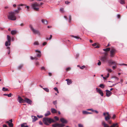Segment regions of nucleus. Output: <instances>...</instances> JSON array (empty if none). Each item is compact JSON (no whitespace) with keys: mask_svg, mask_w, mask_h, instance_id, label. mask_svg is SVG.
Returning a JSON list of instances; mask_svg holds the SVG:
<instances>
[{"mask_svg":"<svg viewBox=\"0 0 127 127\" xmlns=\"http://www.w3.org/2000/svg\"><path fill=\"white\" fill-rule=\"evenodd\" d=\"M120 2L121 4H124L125 3L124 0H120Z\"/></svg>","mask_w":127,"mask_h":127,"instance_id":"obj_31","label":"nucleus"},{"mask_svg":"<svg viewBox=\"0 0 127 127\" xmlns=\"http://www.w3.org/2000/svg\"><path fill=\"white\" fill-rule=\"evenodd\" d=\"M41 21L42 23L45 25H47L48 24L47 21L46 19H42L41 20Z\"/></svg>","mask_w":127,"mask_h":127,"instance_id":"obj_17","label":"nucleus"},{"mask_svg":"<svg viewBox=\"0 0 127 127\" xmlns=\"http://www.w3.org/2000/svg\"><path fill=\"white\" fill-rule=\"evenodd\" d=\"M50 114L51 113L50 111H48L45 114V116H47L50 115Z\"/></svg>","mask_w":127,"mask_h":127,"instance_id":"obj_27","label":"nucleus"},{"mask_svg":"<svg viewBox=\"0 0 127 127\" xmlns=\"http://www.w3.org/2000/svg\"><path fill=\"white\" fill-rule=\"evenodd\" d=\"M59 127H62L64 126V125L63 124H59Z\"/></svg>","mask_w":127,"mask_h":127,"instance_id":"obj_41","label":"nucleus"},{"mask_svg":"<svg viewBox=\"0 0 127 127\" xmlns=\"http://www.w3.org/2000/svg\"><path fill=\"white\" fill-rule=\"evenodd\" d=\"M6 123H8L10 127H12L13 126V124L12 123H10L9 121H7Z\"/></svg>","mask_w":127,"mask_h":127,"instance_id":"obj_21","label":"nucleus"},{"mask_svg":"<svg viewBox=\"0 0 127 127\" xmlns=\"http://www.w3.org/2000/svg\"><path fill=\"white\" fill-rule=\"evenodd\" d=\"M43 123L46 125H49V124H51L52 123L55 122V121L53 119L50 118H44L43 119Z\"/></svg>","mask_w":127,"mask_h":127,"instance_id":"obj_1","label":"nucleus"},{"mask_svg":"<svg viewBox=\"0 0 127 127\" xmlns=\"http://www.w3.org/2000/svg\"><path fill=\"white\" fill-rule=\"evenodd\" d=\"M70 69H71V68L70 67H68L66 69V71H69V70H70Z\"/></svg>","mask_w":127,"mask_h":127,"instance_id":"obj_50","label":"nucleus"},{"mask_svg":"<svg viewBox=\"0 0 127 127\" xmlns=\"http://www.w3.org/2000/svg\"><path fill=\"white\" fill-rule=\"evenodd\" d=\"M117 64V63L115 61H113L111 65L114 64L116 65Z\"/></svg>","mask_w":127,"mask_h":127,"instance_id":"obj_37","label":"nucleus"},{"mask_svg":"<svg viewBox=\"0 0 127 127\" xmlns=\"http://www.w3.org/2000/svg\"><path fill=\"white\" fill-rule=\"evenodd\" d=\"M54 89L55 91H56L58 93H59L57 87L54 88Z\"/></svg>","mask_w":127,"mask_h":127,"instance_id":"obj_46","label":"nucleus"},{"mask_svg":"<svg viewBox=\"0 0 127 127\" xmlns=\"http://www.w3.org/2000/svg\"><path fill=\"white\" fill-rule=\"evenodd\" d=\"M102 124L104 126V127H109V126L107 124H106L105 122H103L102 123Z\"/></svg>","mask_w":127,"mask_h":127,"instance_id":"obj_22","label":"nucleus"},{"mask_svg":"<svg viewBox=\"0 0 127 127\" xmlns=\"http://www.w3.org/2000/svg\"><path fill=\"white\" fill-rule=\"evenodd\" d=\"M99 86L100 87L102 88H104V85L102 84H100Z\"/></svg>","mask_w":127,"mask_h":127,"instance_id":"obj_40","label":"nucleus"},{"mask_svg":"<svg viewBox=\"0 0 127 127\" xmlns=\"http://www.w3.org/2000/svg\"><path fill=\"white\" fill-rule=\"evenodd\" d=\"M85 65H83L81 67H80V68L81 69H83L85 67Z\"/></svg>","mask_w":127,"mask_h":127,"instance_id":"obj_48","label":"nucleus"},{"mask_svg":"<svg viewBox=\"0 0 127 127\" xmlns=\"http://www.w3.org/2000/svg\"><path fill=\"white\" fill-rule=\"evenodd\" d=\"M110 48H106L105 49H104L103 50L105 52L104 53V56H105L106 57L108 55V52L110 51Z\"/></svg>","mask_w":127,"mask_h":127,"instance_id":"obj_8","label":"nucleus"},{"mask_svg":"<svg viewBox=\"0 0 127 127\" xmlns=\"http://www.w3.org/2000/svg\"><path fill=\"white\" fill-rule=\"evenodd\" d=\"M37 116L39 118H42L43 117V116L41 115L39 116V115H37Z\"/></svg>","mask_w":127,"mask_h":127,"instance_id":"obj_60","label":"nucleus"},{"mask_svg":"<svg viewBox=\"0 0 127 127\" xmlns=\"http://www.w3.org/2000/svg\"><path fill=\"white\" fill-rule=\"evenodd\" d=\"M43 89L46 92H49V90L47 88H43Z\"/></svg>","mask_w":127,"mask_h":127,"instance_id":"obj_32","label":"nucleus"},{"mask_svg":"<svg viewBox=\"0 0 127 127\" xmlns=\"http://www.w3.org/2000/svg\"><path fill=\"white\" fill-rule=\"evenodd\" d=\"M52 35H50V36L49 38H48V37H46V40H50L52 38Z\"/></svg>","mask_w":127,"mask_h":127,"instance_id":"obj_36","label":"nucleus"},{"mask_svg":"<svg viewBox=\"0 0 127 127\" xmlns=\"http://www.w3.org/2000/svg\"><path fill=\"white\" fill-rule=\"evenodd\" d=\"M65 80L67 81V84L68 85H70L72 83V81L71 80V79H66Z\"/></svg>","mask_w":127,"mask_h":127,"instance_id":"obj_14","label":"nucleus"},{"mask_svg":"<svg viewBox=\"0 0 127 127\" xmlns=\"http://www.w3.org/2000/svg\"><path fill=\"white\" fill-rule=\"evenodd\" d=\"M60 11L62 12H64V9L63 8H61L60 9Z\"/></svg>","mask_w":127,"mask_h":127,"instance_id":"obj_57","label":"nucleus"},{"mask_svg":"<svg viewBox=\"0 0 127 127\" xmlns=\"http://www.w3.org/2000/svg\"><path fill=\"white\" fill-rule=\"evenodd\" d=\"M69 23H70L71 22V15H69Z\"/></svg>","mask_w":127,"mask_h":127,"instance_id":"obj_42","label":"nucleus"},{"mask_svg":"<svg viewBox=\"0 0 127 127\" xmlns=\"http://www.w3.org/2000/svg\"><path fill=\"white\" fill-rule=\"evenodd\" d=\"M99 61V62L97 63V64L98 65H100L101 64V62L99 61Z\"/></svg>","mask_w":127,"mask_h":127,"instance_id":"obj_56","label":"nucleus"},{"mask_svg":"<svg viewBox=\"0 0 127 127\" xmlns=\"http://www.w3.org/2000/svg\"><path fill=\"white\" fill-rule=\"evenodd\" d=\"M17 33V32L16 30H12L11 32V33L13 35Z\"/></svg>","mask_w":127,"mask_h":127,"instance_id":"obj_24","label":"nucleus"},{"mask_svg":"<svg viewBox=\"0 0 127 127\" xmlns=\"http://www.w3.org/2000/svg\"><path fill=\"white\" fill-rule=\"evenodd\" d=\"M113 60H112L111 59H110L109 60H107V62L108 63L110 64H111Z\"/></svg>","mask_w":127,"mask_h":127,"instance_id":"obj_34","label":"nucleus"},{"mask_svg":"<svg viewBox=\"0 0 127 127\" xmlns=\"http://www.w3.org/2000/svg\"><path fill=\"white\" fill-rule=\"evenodd\" d=\"M78 126L79 127H83V125L80 124H78Z\"/></svg>","mask_w":127,"mask_h":127,"instance_id":"obj_52","label":"nucleus"},{"mask_svg":"<svg viewBox=\"0 0 127 127\" xmlns=\"http://www.w3.org/2000/svg\"><path fill=\"white\" fill-rule=\"evenodd\" d=\"M29 27L34 34H37L38 35H40L41 34L39 31L38 30L34 29L32 27V25H30Z\"/></svg>","mask_w":127,"mask_h":127,"instance_id":"obj_4","label":"nucleus"},{"mask_svg":"<svg viewBox=\"0 0 127 127\" xmlns=\"http://www.w3.org/2000/svg\"><path fill=\"white\" fill-rule=\"evenodd\" d=\"M70 2L68 1H65V3L66 4H68Z\"/></svg>","mask_w":127,"mask_h":127,"instance_id":"obj_63","label":"nucleus"},{"mask_svg":"<svg viewBox=\"0 0 127 127\" xmlns=\"http://www.w3.org/2000/svg\"><path fill=\"white\" fill-rule=\"evenodd\" d=\"M14 12H15V13H19V12L18 11V10H15Z\"/></svg>","mask_w":127,"mask_h":127,"instance_id":"obj_61","label":"nucleus"},{"mask_svg":"<svg viewBox=\"0 0 127 127\" xmlns=\"http://www.w3.org/2000/svg\"><path fill=\"white\" fill-rule=\"evenodd\" d=\"M24 101L25 102H26L29 104L31 105L32 104V101L29 98L27 97H25L24 98Z\"/></svg>","mask_w":127,"mask_h":127,"instance_id":"obj_9","label":"nucleus"},{"mask_svg":"<svg viewBox=\"0 0 127 127\" xmlns=\"http://www.w3.org/2000/svg\"><path fill=\"white\" fill-rule=\"evenodd\" d=\"M77 39H81L78 36H75L73 35H72L71 36Z\"/></svg>","mask_w":127,"mask_h":127,"instance_id":"obj_39","label":"nucleus"},{"mask_svg":"<svg viewBox=\"0 0 127 127\" xmlns=\"http://www.w3.org/2000/svg\"><path fill=\"white\" fill-rule=\"evenodd\" d=\"M107 121L108 123L109 124H112V121H111L108 120Z\"/></svg>","mask_w":127,"mask_h":127,"instance_id":"obj_55","label":"nucleus"},{"mask_svg":"<svg viewBox=\"0 0 127 127\" xmlns=\"http://www.w3.org/2000/svg\"><path fill=\"white\" fill-rule=\"evenodd\" d=\"M43 4V3L41 2L40 4H38L36 2H35L34 3L32 4V6L33 9L35 11H38L39 10V8L36 7L39 6L40 5H42Z\"/></svg>","mask_w":127,"mask_h":127,"instance_id":"obj_3","label":"nucleus"},{"mask_svg":"<svg viewBox=\"0 0 127 127\" xmlns=\"http://www.w3.org/2000/svg\"><path fill=\"white\" fill-rule=\"evenodd\" d=\"M35 52L38 53L37 54V56L39 57H40L41 56V52L40 51L38 50H35Z\"/></svg>","mask_w":127,"mask_h":127,"instance_id":"obj_15","label":"nucleus"},{"mask_svg":"<svg viewBox=\"0 0 127 127\" xmlns=\"http://www.w3.org/2000/svg\"><path fill=\"white\" fill-rule=\"evenodd\" d=\"M107 70L109 72H111L112 71V70L111 69H108Z\"/></svg>","mask_w":127,"mask_h":127,"instance_id":"obj_49","label":"nucleus"},{"mask_svg":"<svg viewBox=\"0 0 127 127\" xmlns=\"http://www.w3.org/2000/svg\"><path fill=\"white\" fill-rule=\"evenodd\" d=\"M83 113L84 114H92V113L88 112L86 111H83Z\"/></svg>","mask_w":127,"mask_h":127,"instance_id":"obj_26","label":"nucleus"},{"mask_svg":"<svg viewBox=\"0 0 127 127\" xmlns=\"http://www.w3.org/2000/svg\"><path fill=\"white\" fill-rule=\"evenodd\" d=\"M112 78H115L116 80H118L119 79L116 76H113L112 77Z\"/></svg>","mask_w":127,"mask_h":127,"instance_id":"obj_45","label":"nucleus"},{"mask_svg":"<svg viewBox=\"0 0 127 127\" xmlns=\"http://www.w3.org/2000/svg\"><path fill=\"white\" fill-rule=\"evenodd\" d=\"M32 122H34L37 120V118L35 116H32Z\"/></svg>","mask_w":127,"mask_h":127,"instance_id":"obj_19","label":"nucleus"},{"mask_svg":"<svg viewBox=\"0 0 127 127\" xmlns=\"http://www.w3.org/2000/svg\"><path fill=\"white\" fill-rule=\"evenodd\" d=\"M23 5H24L22 4L18 5V7L17 8L18 10H20L21 9V8L20 7V6H23Z\"/></svg>","mask_w":127,"mask_h":127,"instance_id":"obj_33","label":"nucleus"},{"mask_svg":"<svg viewBox=\"0 0 127 127\" xmlns=\"http://www.w3.org/2000/svg\"><path fill=\"white\" fill-rule=\"evenodd\" d=\"M105 91L106 93V96H107L109 97L111 95L112 93L111 92L108 90H106Z\"/></svg>","mask_w":127,"mask_h":127,"instance_id":"obj_12","label":"nucleus"},{"mask_svg":"<svg viewBox=\"0 0 127 127\" xmlns=\"http://www.w3.org/2000/svg\"><path fill=\"white\" fill-rule=\"evenodd\" d=\"M18 99L19 102L20 103H24L25 102L24 99H23L20 96H18Z\"/></svg>","mask_w":127,"mask_h":127,"instance_id":"obj_10","label":"nucleus"},{"mask_svg":"<svg viewBox=\"0 0 127 127\" xmlns=\"http://www.w3.org/2000/svg\"><path fill=\"white\" fill-rule=\"evenodd\" d=\"M110 127H119L118 124L117 123L113 124Z\"/></svg>","mask_w":127,"mask_h":127,"instance_id":"obj_18","label":"nucleus"},{"mask_svg":"<svg viewBox=\"0 0 127 127\" xmlns=\"http://www.w3.org/2000/svg\"><path fill=\"white\" fill-rule=\"evenodd\" d=\"M59 124H55L52 125V126L54 127H59Z\"/></svg>","mask_w":127,"mask_h":127,"instance_id":"obj_28","label":"nucleus"},{"mask_svg":"<svg viewBox=\"0 0 127 127\" xmlns=\"http://www.w3.org/2000/svg\"><path fill=\"white\" fill-rule=\"evenodd\" d=\"M117 17L118 18H120V15L119 14H118L117 15Z\"/></svg>","mask_w":127,"mask_h":127,"instance_id":"obj_64","label":"nucleus"},{"mask_svg":"<svg viewBox=\"0 0 127 127\" xmlns=\"http://www.w3.org/2000/svg\"><path fill=\"white\" fill-rule=\"evenodd\" d=\"M10 41H6L5 43V45L7 46L10 45Z\"/></svg>","mask_w":127,"mask_h":127,"instance_id":"obj_23","label":"nucleus"},{"mask_svg":"<svg viewBox=\"0 0 127 127\" xmlns=\"http://www.w3.org/2000/svg\"><path fill=\"white\" fill-rule=\"evenodd\" d=\"M39 124L41 125H42L43 124L42 122L41 121H40L39 122Z\"/></svg>","mask_w":127,"mask_h":127,"instance_id":"obj_62","label":"nucleus"},{"mask_svg":"<svg viewBox=\"0 0 127 127\" xmlns=\"http://www.w3.org/2000/svg\"><path fill=\"white\" fill-rule=\"evenodd\" d=\"M103 115L105 117V120L106 121H107L110 119L111 117L108 112L104 113Z\"/></svg>","mask_w":127,"mask_h":127,"instance_id":"obj_5","label":"nucleus"},{"mask_svg":"<svg viewBox=\"0 0 127 127\" xmlns=\"http://www.w3.org/2000/svg\"><path fill=\"white\" fill-rule=\"evenodd\" d=\"M41 70H44L45 71L46 70V69L45 68V67L43 66H42V67H41Z\"/></svg>","mask_w":127,"mask_h":127,"instance_id":"obj_44","label":"nucleus"},{"mask_svg":"<svg viewBox=\"0 0 127 127\" xmlns=\"http://www.w3.org/2000/svg\"><path fill=\"white\" fill-rule=\"evenodd\" d=\"M110 56L111 57H113L116 53V50L113 48L110 49Z\"/></svg>","mask_w":127,"mask_h":127,"instance_id":"obj_6","label":"nucleus"},{"mask_svg":"<svg viewBox=\"0 0 127 127\" xmlns=\"http://www.w3.org/2000/svg\"><path fill=\"white\" fill-rule=\"evenodd\" d=\"M92 45L93 47L96 46V47L95 48H99L100 47H101L100 45L97 43H95L93 44H92Z\"/></svg>","mask_w":127,"mask_h":127,"instance_id":"obj_13","label":"nucleus"},{"mask_svg":"<svg viewBox=\"0 0 127 127\" xmlns=\"http://www.w3.org/2000/svg\"><path fill=\"white\" fill-rule=\"evenodd\" d=\"M39 44L38 42L37 41H35L34 43V44L35 45H39Z\"/></svg>","mask_w":127,"mask_h":127,"instance_id":"obj_38","label":"nucleus"},{"mask_svg":"<svg viewBox=\"0 0 127 127\" xmlns=\"http://www.w3.org/2000/svg\"><path fill=\"white\" fill-rule=\"evenodd\" d=\"M23 65H22V64L20 65L19 66H18V69H20L22 68V67H23Z\"/></svg>","mask_w":127,"mask_h":127,"instance_id":"obj_43","label":"nucleus"},{"mask_svg":"<svg viewBox=\"0 0 127 127\" xmlns=\"http://www.w3.org/2000/svg\"><path fill=\"white\" fill-rule=\"evenodd\" d=\"M116 117V115H114L112 117V118L113 119H114Z\"/></svg>","mask_w":127,"mask_h":127,"instance_id":"obj_59","label":"nucleus"},{"mask_svg":"<svg viewBox=\"0 0 127 127\" xmlns=\"http://www.w3.org/2000/svg\"><path fill=\"white\" fill-rule=\"evenodd\" d=\"M7 41H11V38L10 36L9 35H7Z\"/></svg>","mask_w":127,"mask_h":127,"instance_id":"obj_35","label":"nucleus"},{"mask_svg":"<svg viewBox=\"0 0 127 127\" xmlns=\"http://www.w3.org/2000/svg\"><path fill=\"white\" fill-rule=\"evenodd\" d=\"M3 95L5 96H7L9 97H10L12 95V94L11 93L9 94H3Z\"/></svg>","mask_w":127,"mask_h":127,"instance_id":"obj_30","label":"nucleus"},{"mask_svg":"<svg viewBox=\"0 0 127 127\" xmlns=\"http://www.w3.org/2000/svg\"><path fill=\"white\" fill-rule=\"evenodd\" d=\"M2 90L6 92L7 91H8L9 90L8 89L5 88V87H3L2 88Z\"/></svg>","mask_w":127,"mask_h":127,"instance_id":"obj_29","label":"nucleus"},{"mask_svg":"<svg viewBox=\"0 0 127 127\" xmlns=\"http://www.w3.org/2000/svg\"><path fill=\"white\" fill-rule=\"evenodd\" d=\"M100 60L103 63H106L107 62L108 60L106 57L103 56L101 58Z\"/></svg>","mask_w":127,"mask_h":127,"instance_id":"obj_7","label":"nucleus"},{"mask_svg":"<svg viewBox=\"0 0 127 127\" xmlns=\"http://www.w3.org/2000/svg\"><path fill=\"white\" fill-rule=\"evenodd\" d=\"M54 119L56 120L57 121H58L59 120V118L57 116H55L54 117Z\"/></svg>","mask_w":127,"mask_h":127,"instance_id":"obj_47","label":"nucleus"},{"mask_svg":"<svg viewBox=\"0 0 127 127\" xmlns=\"http://www.w3.org/2000/svg\"><path fill=\"white\" fill-rule=\"evenodd\" d=\"M51 112L53 113H56L57 112V110L55 109L52 108L51 109Z\"/></svg>","mask_w":127,"mask_h":127,"instance_id":"obj_20","label":"nucleus"},{"mask_svg":"<svg viewBox=\"0 0 127 127\" xmlns=\"http://www.w3.org/2000/svg\"><path fill=\"white\" fill-rule=\"evenodd\" d=\"M61 122L63 123H67V121L64 118H61L60 119Z\"/></svg>","mask_w":127,"mask_h":127,"instance_id":"obj_16","label":"nucleus"},{"mask_svg":"<svg viewBox=\"0 0 127 127\" xmlns=\"http://www.w3.org/2000/svg\"><path fill=\"white\" fill-rule=\"evenodd\" d=\"M53 103L55 105L57 104V101L55 100L53 102Z\"/></svg>","mask_w":127,"mask_h":127,"instance_id":"obj_53","label":"nucleus"},{"mask_svg":"<svg viewBox=\"0 0 127 127\" xmlns=\"http://www.w3.org/2000/svg\"><path fill=\"white\" fill-rule=\"evenodd\" d=\"M96 90L97 92H98L101 96H103V93L101 90H100V89H98L97 88H96Z\"/></svg>","mask_w":127,"mask_h":127,"instance_id":"obj_11","label":"nucleus"},{"mask_svg":"<svg viewBox=\"0 0 127 127\" xmlns=\"http://www.w3.org/2000/svg\"><path fill=\"white\" fill-rule=\"evenodd\" d=\"M7 17L8 19L11 20H15L16 19V18L15 16L14 12H9Z\"/></svg>","mask_w":127,"mask_h":127,"instance_id":"obj_2","label":"nucleus"},{"mask_svg":"<svg viewBox=\"0 0 127 127\" xmlns=\"http://www.w3.org/2000/svg\"><path fill=\"white\" fill-rule=\"evenodd\" d=\"M87 110H89V111H92L93 112H94V110H93L92 109H87Z\"/></svg>","mask_w":127,"mask_h":127,"instance_id":"obj_51","label":"nucleus"},{"mask_svg":"<svg viewBox=\"0 0 127 127\" xmlns=\"http://www.w3.org/2000/svg\"><path fill=\"white\" fill-rule=\"evenodd\" d=\"M27 124L26 123H23L21 125V127H29V126L27 125L25 126V125H26Z\"/></svg>","mask_w":127,"mask_h":127,"instance_id":"obj_25","label":"nucleus"},{"mask_svg":"<svg viewBox=\"0 0 127 127\" xmlns=\"http://www.w3.org/2000/svg\"><path fill=\"white\" fill-rule=\"evenodd\" d=\"M117 68L116 65H115V66H112V68L113 69H115V68Z\"/></svg>","mask_w":127,"mask_h":127,"instance_id":"obj_58","label":"nucleus"},{"mask_svg":"<svg viewBox=\"0 0 127 127\" xmlns=\"http://www.w3.org/2000/svg\"><path fill=\"white\" fill-rule=\"evenodd\" d=\"M47 44V43L46 42H43L42 44V45L43 46H45Z\"/></svg>","mask_w":127,"mask_h":127,"instance_id":"obj_54","label":"nucleus"}]
</instances>
